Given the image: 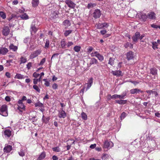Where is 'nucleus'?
Masks as SVG:
<instances>
[{"instance_id":"f257e3e1","label":"nucleus","mask_w":160,"mask_h":160,"mask_svg":"<svg viewBox=\"0 0 160 160\" xmlns=\"http://www.w3.org/2000/svg\"><path fill=\"white\" fill-rule=\"evenodd\" d=\"M0 114L3 116H8L7 107L6 105H2L0 108Z\"/></svg>"},{"instance_id":"f03ea898","label":"nucleus","mask_w":160,"mask_h":160,"mask_svg":"<svg viewBox=\"0 0 160 160\" xmlns=\"http://www.w3.org/2000/svg\"><path fill=\"white\" fill-rule=\"evenodd\" d=\"M113 146V143L111 141H106L104 142L103 148H110Z\"/></svg>"},{"instance_id":"7ed1b4c3","label":"nucleus","mask_w":160,"mask_h":160,"mask_svg":"<svg viewBox=\"0 0 160 160\" xmlns=\"http://www.w3.org/2000/svg\"><path fill=\"white\" fill-rule=\"evenodd\" d=\"M58 116L60 118H64L66 117V113L62 108L58 111Z\"/></svg>"},{"instance_id":"20e7f679","label":"nucleus","mask_w":160,"mask_h":160,"mask_svg":"<svg viewBox=\"0 0 160 160\" xmlns=\"http://www.w3.org/2000/svg\"><path fill=\"white\" fill-rule=\"evenodd\" d=\"M18 109L20 111L22 112V110H25V106L22 103V102L21 101H18Z\"/></svg>"},{"instance_id":"39448f33","label":"nucleus","mask_w":160,"mask_h":160,"mask_svg":"<svg viewBox=\"0 0 160 160\" xmlns=\"http://www.w3.org/2000/svg\"><path fill=\"white\" fill-rule=\"evenodd\" d=\"M93 14L94 18H98L101 15V11L99 9H96L94 10Z\"/></svg>"},{"instance_id":"423d86ee","label":"nucleus","mask_w":160,"mask_h":160,"mask_svg":"<svg viewBox=\"0 0 160 160\" xmlns=\"http://www.w3.org/2000/svg\"><path fill=\"white\" fill-rule=\"evenodd\" d=\"M65 2L69 8H74L76 5V4L71 0H66Z\"/></svg>"},{"instance_id":"0eeeda50","label":"nucleus","mask_w":160,"mask_h":160,"mask_svg":"<svg viewBox=\"0 0 160 160\" xmlns=\"http://www.w3.org/2000/svg\"><path fill=\"white\" fill-rule=\"evenodd\" d=\"M135 56V54L131 51H129L126 55L127 58L128 60L133 59Z\"/></svg>"},{"instance_id":"6e6552de","label":"nucleus","mask_w":160,"mask_h":160,"mask_svg":"<svg viewBox=\"0 0 160 160\" xmlns=\"http://www.w3.org/2000/svg\"><path fill=\"white\" fill-rule=\"evenodd\" d=\"M91 55L93 57L96 56L97 57L98 59L101 61H102L103 60V57L98 53L97 52H95L94 53L92 52L91 53Z\"/></svg>"},{"instance_id":"1a4fd4ad","label":"nucleus","mask_w":160,"mask_h":160,"mask_svg":"<svg viewBox=\"0 0 160 160\" xmlns=\"http://www.w3.org/2000/svg\"><path fill=\"white\" fill-rule=\"evenodd\" d=\"M37 31V29L35 27V24L34 23L32 22L31 26L30 32L31 34H32V33H35Z\"/></svg>"},{"instance_id":"9d476101","label":"nucleus","mask_w":160,"mask_h":160,"mask_svg":"<svg viewBox=\"0 0 160 160\" xmlns=\"http://www.w3.org/2000/svg\"><path fill=\"white\" fill-rule=\"evenodd\" d=\"M156 14L153 12H149L148 13V18L150 19H154L156 18Z\"/></svg>"},{"instance_id":"9b49d317","label":"nucleus","mask_w":160,"mask_h":160,"mask_svg":"<svg viewBox=\"0 0 160 160\" xmlns=\"http://www.w3.org/2000/svg\"><path fill=\"white\" fill-rule=\"evenodd\" d=\"M111 73L114 75L116 76L117 77L122 76H123V74L122 72L121 71L119 70L112 71Z\"/></svg>"},{"instance_id":"f8f14e48","label":"nucleus","mask_w":160,"mask_h":160,"mask_svg":"<svg viewBox=\"0 0 160 160\" xmlns=\"http://www.w3.org/2000/svg\"><path fill=\"white\" fill-rule=\"evenodd\" d=\"M9 32L10 30L8 26L4 27L2 31L3 34L4 36H7L9 34Z\"/></svg>"},{"instance_id":"ddd939ff","label":"nucleus","mask_w":160,"mask_h":160,"mask_svg":"<svg viewBox=\"0 0 160 160\" xmlns=\"http://www.w3.org/2000/svg\"><path fill=\"white\" fill-rule=\"evenodd\" d=\"M140 33L139 32H136L135 35H134L133 37H132V39L133 40V41L134 42H136L138 39L139 38V37H140Z\"/></svg>"},{"instance_id":"4468645a","label":"nucleus","mask_w":160,"mask_h":160,"mask_svg":"<svg viewBox=\"0 0 160 160\" xmlns=\"http://www.w3.org/2000/svg\"><path fill=\"white\" fill-rule=\"evenodd\" d=\"M139 16L140 18L144 22L145 21L146 19L148 18L147 15L141 12L139 14Z\"/></svg>"},{"instance_id":"2eb2a0df","label":"nucleus","mask_w":160,"mask_h":160,"mask_svg":"<svg viewBox=\"0 0 160 160\" xmlns=\"http://www.w3.org/2000/svg\"><path fill=\"white\" fill-rule=\"evenodd\" d=\"M59 13V12L58 11L56 10L55 11H53L52 12L51 14V17L54 18L56 19L58 18V14Z\"/></svg>"},{"instance_id":"dca6fc26","label":"nucleus","mask_w":160,"mask_h":160,"mask_svg":"<svg viewBox=\"0 0 160 160\" xmlns=\"http://www.w3.org/2000/svg\"><path fill=\"white\" fill-rule=\"evenodd\" d=\"M130 93L132 94H137L139 93L140 92H142V91L140 89L138 88H134L131 89L130 90Z\"/></svg>"},{"instance_id":"f3484780","label":"nucleus","mask_w":160,"mask_h":160,"mask_svg":"<svg viewBox=\"0 0 160 160\" xmlns=\"http://www.w3.org/2000/svg\"><path fill=\"white\" fill-rule=\"evenodd\" d=\"M93 83V78H90L88 81V83H86L87 84L86 90L89 89L92 85Z\"/></svg>"},{"instance_id":"a211bd4d","label":"nucleus","mask_w":160,"mask_h":160,"mask_svg":"<svg viewBox=\"0 0 160 160\" xmlns=\"http://www.w3.org/2000/svg\"><path fill=\"white\" fill-rule=\"evenodd\" d=\"M12 149V146L10 145H8L4 147V151L5 152L8 153L10 152Z\"/></svg>"},{"instance_id":"6ab92c4d","label":"nucleus","mask_w":160,"mask_h":160,"mask_svg":"<svg viewBox=\"0 0 160 160\" xmlns=\"http://www.w3.org/2000/svg\"><path fill=\"white\" fill-rule=\"evenodd\" d=\"M28 77L27 76H25L22 75L21 74H20L17 73L16 74L15 76L14 77L15 78L18 79H23L25 78H28Z\"/></svg>"},{"instance_id":"aec40b11","label":"nucleus","mask_w":160,"mask_h":160,"mask_svg":"<svg viewBox=\"0 0 160 160\" xmlns=\"http://www.w3.org/2000/svg\"><path fill=\"white\" fill-rule=\"evenodd\" d=\"M4 133L6 136L9 137L11 135V131L9 130L6 129L4 131Z\"/></svg>"},{"instance_id":"412c9836","label":"nucleus","mask_w":160,"mask_h":160,"mask_svg":"<svg viewBox=\"0 0 160 160\" xmlns=\"http://www.w3.org/2000/svg\"><path fill=\"white\" fill-rule=\"evenodd\" d=\"M50 119V117H44V115L43 116L42 118V121L46 124L48 122Z\"/></svg>"},{"instance_id":"4be33fe9","label":"nucleus","mask_w":160,"mask_h":160,"mask_svg":"<svg viewBox=\"0 0 160 160\" xmlns=\"http://www.w3.org/2000/svg\"><path fill=\"white\" fill-rule=\"evenodd\" d=\"M46 156L45 153L44 152H43L41 153L37 160H42L45 158Z\"/></svg>"},{"instance_id":"5701e85b","label":"nucleus","mask_w":160,"mask_h":160,"mask_svg":"<svg viewBox=\"0 0 160 160\" xmlns=\"http://www.w3.org/2000/svg\"><path fill=\"white\" fill-rule=\"evenodd\" d=\"M25 151L23 148H21L20 151L18 152V153L20 156L23 157L25 156Z\"/></svg>"},{"instance_id":"b1692460","label":"nucleus","mask_w":160,"mask_h":160,"mask_svg":"<svg viewBox=\"0 0 160 160\" xmlns=\"http://www.w3.org/2000/svg\"><path fill=\"white\" fill-rule=\"evenodd\" d=\"M20 17L22 19L27 20L29 18L28 16L26 13L21 15Z\"/></svg>"},{"instance_id":"393cba45","label":"nucleus","mask_w":160,"mask_h":160,"mask_svg":"<svg viewBox=\"0 0 160 160\" xmlns=\"http://www.w3.org/2000/svg\"><path fill=\"white\" fill-rule=\"evenodd\" d=\"M157 69L155 68H152L150 69V73L152 75H156L157 74Z\"/></svg>"},{"instance_id":"a878e982","label":"nucleus","mask_w":160,"mask_h":160,"mask_svg":"<svg viewBox=\"0 0 160 160\" xmlns=\"http://www.w3.org/2000/svg\"><path fill=\"white\" fill-rule=\"evenodd\" d=\"M63 24L66 28L70 26L71 25V23L70 21L68 20H66L63 22Z\"/></svg>"},{"instance_id":"bb28decb","label":"nucleus","mask_w":160,"mask_h":160,"mask_svg":"<svg viewBox=\"0 0 160 160\" xmlns=\"http://www.w3.org/2000/svg\"><path fill=\"white\" fill-rule=\"evenodd\" d=\"M127 101L126 100H116L115 101V102L116 103L121 104H124L126 103Z\"/></svg>"},{"instance_id":"cd10ccee","label":"nucleus","mask_w":160,"mask_h":160,"mask_svg":"<svg viewBox=\"0 0 160 160\" xmlns=\"http://www.w3.org/2000/svg\"><path fill=\"white\" fill-rule=\"evenodd\" d=\"M32 3L33 7H36L38 4L39 0H32Z\"/></svg>"},{"instance_id":"c85d7f7f","label":"nucleus","mask_w":160,"mask_h":160,"mask_svg":"<svg viewBox=\"0 0 160 160\" xmlns=\"http://www.w3.org/2000/svg\"><path fill=\"white\" fill-rule=\"evenodd\" d=\"M152 48L154 49H158V42H152Z\"/></svg>"},{"instance_id":"c756f323","label":"nucleus","mask_w":160,"mask_h":160,"mask_svg":"<svg viewBox=\"0 0 160 160\" xmlns=\"http://www.w3.org/2000/svg\"><path fill=\"white\" fill-rule=\"evenodd\" d=\"M10 49L12 50H17L18 49V47L14 45L13 44H11L9 46Z\"/></svg>"},{"instance_id":"7c9ffc66","label":"nucleus","mask_w":160,"mask_h":160,"mask_svg":"<svg viewBox=\"0 0 160 160\" xmlns=\"http://www.w3.org/2000/svg\"><path fill=\"white\" fill-rule=\"evenodd\" d=\"M97 61V60L95 58H92L90 62V64L91 65L94 64H96Z\"/></svg>"},{"instance_id":"2f4dec72","label":"nucleus","mask_w":160,"mask_h":160,"mask_svg":"<svg viewBox=\"0 0 160 160\" xmlns=\"http://www.w3.org/2000/svg\"><path fill=\"white\" fill-rule=\"evenodd\" d=\"M72 32V30H69L66 31L64 33V35L65 37H67Z\"/></svg>"},{"instance_id":"473e14b6","label":"nucleus","mask_w":160,"mask_h":160,"mask_svg":"<svg viewBox=\"0 0 160 160\" xmlns=\"http://www.w3.org/2000/svg\"><path fill=\"white\" fill-rule=\"evenodd\" d=\"M61 45L62 48H65L66 46V43L65 40L64 39L62 40L61 42Z\"/></svg>"},{"instance_id":"72a5a7b5","label":"nucleus","mask_w":160,"mask_h":160,"mask_svg":"<svg viewBox=\"0 0 160 160\" xmlns=\"http://www.w3.org/2000/svg\"><path fill=\"white\" fill-rule=\"evenodd\" d=\"M118 98L120 99H122L121 96L119 95L114 94L112 96V98L116 99Z\"/></svg>"},{"instance_id":"f704fd0d","label":"nucleus","mask_w":160,"mask_h":160,"mask_svg":"<svg viewBox=\"0 0 160 160\" xmlns=\"http://www.w3.org/2000/svg\"><path fill=\"white\" fill-rule=\"evenodd\" d=\"M82 118V119L86 120L87 119V116L86 114L84 112H82L81 114Z\"/></svg>"},{"instance_id":"c9c22d12","label":"nucleus","mask_w":160,"mask_h":160,"mask_svg":"<svg viewBox=\"0 0 160 160\" xmlns=\"http://www.w3.org/2000/svg\"><path fill=\"white\" fill-rule=\"evenodd\" d=\"M53 151L55 152H58L60 151V148L59 147H56L52 148Z\"/></svg>"},{"instance_id":"e433bc0d","label":"nucleus","mask_w":160,"mask_h":160,"mask_svg":"<svg viewBox=\"0 0 160 160\" xmlns=\"http://www.w3.org/2000/svg\"><path fill=\"white\" fill-rule=\"evenodd\" d=\"M27 59L23 57H22L20 58V64L24 63H25L27 62Z\"/></svg>"},{"instance_id":"4c0bfd02","label":"nucleus","mask_w":160,"mask_h":160,"mask_svg":"<svg viewBox=\"0 0 160 160\" xmlns=\"http://www.w3.org/2000/svg\"><path fill=\"white\" fill-rule=\"evenodd\" d=\"M33 88L36 90L37 92L39 93L40 92V90L37 85H34L33 86Z\"/></svg>"},{"instance_id":"58836bf2","label":"nucleus","mask_w":160,"mask_h":160,"mask_svg":"<svg viewBox=\"0 0 160 160\" xmlns=\"http://www.w3.org/2000/svg\"><path fill=\"white\" fill-rule=\"evenodd\" d=\"M0 16L3 19H4L6 18V15L5 13L2 12H0Z\"/></svg>"},{"instance_id":"ea45409f","label":"nucleus","mask_w":160,"mask_h":160,"mask_svg":"<svg viewBox=\"0 0 160 160\" xmlns=\"http://www.w3.org/2000/svg\"><path fill=\"white\" fill-rule=\"evenodd\" d=\"M96 5V4L95 3H90L88 4L87 7L88 8H91L93 7H94Z\"/></svg>"},{"instance_id":"a19ab883","label":"nucleus","mask_w":160,"mask_h":160,"mask_svg":"<svg viewBox=\"0 0 160 160\" xmlns=\"http://www.w3.org/2000/svg\"><path fill=\"white\" fill-rule=\"evenodd\" d=\"M114 59L112 58H110L108 64L112 66L114 64Z\"/></svg>"},{"instance_id":"79ce46f5","label":"nucleus","mask_w":160,"mask_h":160,"mask_svg":"<svg viewBox=\"0 0 160 160\" xmlns=\"http://www.w3.org/2000/svg\"><path fill=\"white\" fill-rule=\"evenodd\" d=\"M45 47L46 49L49 47V42L48 40L46 39Z\"/></svg>"},{"instance_id":"37998d69","label":"nucleus","mask_w":160,"mask_h":160,"mask_svg":"<svg viewBox=\"0 0 160 160\" xmlns=\"http://www.w3.org/2000/svg\"><path fill=\"white\" fill-rule=\"evenodd\" d=\"M35 106L36 107H41L43 106V105L42 103L40 102H38L35 104Z\"/></svg>"},{"instance_id":"c03bdc74","label":"nucleus","mask_w":160,"mask_h":160,"mask_svg":"<svg viewBox=\"0 0 160 160\" xmlns=\"http://www.w3.org/2000/svg\"><path fill=\"white\" fill-rule=\"evenodd\" d=\"M127 91H125V92H124L121 95H120L121 96V97L122 99H124L125 98V97L126 96L127 94Z\"/></svg>"},{"instance_id":"a18cd8bd","label":"nucleus","mask_w":160,"mask_h":160,"mask_svg":"<svg viewBox=\"0 0 160 160\" xmlns=\"http://www.w3.org/2000/svg\"><path fill=\"white\" fill-rule=\"evenodd\" d=\"M109 157V155L106 154H104L103 155L102 157V159L103 160H105L106 158H108Z\"/></svg>"},{"instance_id":"49530a36","label":"nucleus","mask_w":160,"mask_h":160,"mask_svg":"<svg viewBox=\"0 0 160 160\" xmlns=\"http://www.w3.org/2000/svg\"><path fill=\"white\" fill-rule=\"evenodd\" d=\"M126 116V113L124 112H123L121 114V120L123 119Z\"/></svg>"},{"instance_id":"de8ad7c7","label":"nucleus","mask_w":160,"mask_h":160,"mask_svg":"<svg viewBox=\"0 0 160 160\" xmlns=\"http://www.w3.org/2000/svg\"><path fill=\"white\" fill-rule=\"evenodd\" d=\"M97 28L101 29L103 28L102 23H99L97 25Z\"/></svg>"},{"instance_id":"09e8293b","label":"nucleus","mask_w":160,"mask_h":160,"mask_svg":"<svg viewBox=\"0 0 160 160\" xmlns=\"http://www.w3.org/2000/svg\"><path fill=\"white\" fill-rule=\"evenodd\" d=\"M8 51H0V55H5L8 52Z\"/></svg>"},{"instance_id":"8fccbe9b","label":"nucleus","mask_w":160,"mask_h":160,"mask_svg":"<svg viewBox=\"0 0 160 160\" xmlns=\"http://www.w3.org/2000/svg\"><path fill=\"white\" fill-rule=\"evenodd\" d=\"M40 75L39 74L37 73L36 72H34L32 74L33 77L36 78H37Z\"/></svg>"},{"instance_id":"3c124183","label":"nucleus","mask_w":160,"mask_h":160,"mask_svg":"<svg viewBox=\"0 0 160 160\" xmlns=\"http://www.w3.org/2000/svg\"><path fill=\"white\" fill-rule=\"evenodd\" d=\"M31 67L32 63L30 62L28 63L27 65V68H28V70L29 69L31 68Z\"/></svg>"},{"instance_id":"603ef678","label":"nucleus","mask_w":160,"mask_h":160,"mask_svg":"<svg viewBox=\"0 0 160 160\" xmlns=\"http://www.w3.org/2000/svg\"><path fill=\"white\" fill-rule=\"evenodd\" d=\"M45 60H46L45 58H43L41 61L40 63L39 64V65H43L45 62Z\"/></svg>"},{"instance_id":"864d4df0","label":"nucleus","mask_w":160,"mask_h":160,"mask_svg":"<svg viewBox=\"0 0 160 160\" xmlns=\"http://www.w3.org/2000/svg\"><path fill=\"white\" fill-rule=\"evenodd\" d=\"M151 27L153 28H155L156 29H157L158 28V25H157L153 23L151 25Z\"/></svg>"},{"instance_id":"5fc2aeb1","label":"nucleus","mask_w":160,"mask_h":160,"mask_svg":"<svg viewBox=\"0 0 160 160\" xmlns=\"http://www.w3.org/2000/svg\"><path fill=\"white\" fill-rule=\"evenodd\" d=\"M102 23V25L103 26V28L105 27L106 28H107L109 26V25L107 23L104 22V23Z\"/></svg>"},{"instance_id":"6e6d98bb","label":"nucleus","mask_w":160,"mask_h":160,"mask_svg":"<svg viewBox=\"0 0 160 160\" xmlns=\"http://www.w3.org/2000/svg\"><path fill=\"white\" fill-rule=\"evenodd\" d=\"M81 47L80 46H76L74 48V50H80Z\"/></svg>"},{"instance_id":"4d7b16f0","label":"nucleus","mask_w":160,"mask_h":160,"mask_svg":"<svg viewBox=\"0 0 160 160\" xmlns=\"http://www.w3.org/2000/svg\"><path fill=\"white\" fill-rule=\"evenodd\" d=\"M52 88L54 89H56L58 88V85L57 84L54 83L52 85Z\"/></svg>"},{"instance_id":"13d9d810","label":"nucleus","mask_w":160,"mask_h":160,"mask_svg":"<svg viewBox=\"0 0 160 160\" xmlns=\"http://www.w3.org/2000/svg\"><path fill=\"white\" fill-rule=\"evenodd\" d=\"M37 55L38 54L36 53H35L31 54L30 57L31 58H34L37 57Z\"/></svg>"},{"instance_id":"bf43d9fd","label":"nucleus","mask_w":160,"mask_h":160,"mask_svg":"<svg viewBox=\"0 0 160 160\" xmlns=\"http://www.w3.org/2000/svg\"><path fill=\"white\" fill-rule=\"evenodd\" d=\"M107 101L110 100L112 98V96L110 94H109L107 95Z\"/></svg>"},{"instance_id":"052dcab7","label":"nucleus","mask_w":160,"mask_h":160,"mask_svg":"<svg viewBox=\"0 0 160 160\" xmlns=\"http://www.w3.org/2000/svg\"><path fill=\"white\" fill-rule=\"evenodd\" d=\"M5 100L7 102H9L11 101V98L8 96H7L5 98Z\"/></svg>"},{"instance_id":"680f3d73","label":"nucleus","mask_w":160,"mask_h":160,"mask_svg":"<svg viewBox=\"0 0 160 160\" xmlns=\"http://www.w3.org/2000/svg\"><path fill=\"white\" fill-rule=\"evenodd\" d=\"M96 144H91L90 146V148L92 149H94L96 147Z\"/></svg>"},{"instance_id":"e2e57ef3","label":"nucleus","mask_w":160,"mask_h":160,"mask_svg":"<svg viewBox=\"0 0 160 160\" xmlns=\"http://www.w3.org/2000/svg\"><path fill=\"white\" fill-rule=\"evenodd\" d=\"M27 100V98L25 96H23L22 97V98L21 100H19L18 101H21L22 102V101H25Z\"/></svg>"},{"instance_id":"0e129e2a","label":"nucleus","mask_w":160,"mask_h":160,"mask_svg":"<svg viewBox=\"0 0 160 160\" xmlns=\"http://www.w3.org/2000/svg\"><path fill=\"white\" fill-rule=\"evenodd\" d=\"M5 75L8 78H11L10 74L8 72H6Z\"/></svg>"},{"instance_id":"69168bd1","label":"nucleus","mask_w":160,"mask_h":160,"mask_svg":"<svg viewBox=\"0 0 160 160\" xmlns=\"http://www.w3.org/2000/svg\"><path fill=\"white\" fill-rule=\"evenodd\" d=\"M85 87H84L80 91V93L81 95H82L85 90Z\"/></svg>"},{"instance_id":"338daca9","label":"nucleus","mask_w":160,"mask_h":160,"mask_svg":"<svg viewBox=\"0 0 160 160\" xmlns=\"http://www.w3.org/2000/svg\"><path fill=\"white\" fill-rule=\"evenodd\" d=\"M106 32H107V31L105 30H101L100 31V33L102 35L105 34Z\"/></svg>"},{"instance_id":"774afa93","label":"nucleus","mask_w":160,"mask_h":160,"mask_svg":"<svg viewBox=\"0 0 160 160\" xmlns=\"http://www.w3.org/2000/svg\"><path fill=\"white\" fill-rule=\"evenodd\" d=\"M52 159L53 160H58V157L55 155H54L52 157Z\"/></svg>"}]
</instances>
